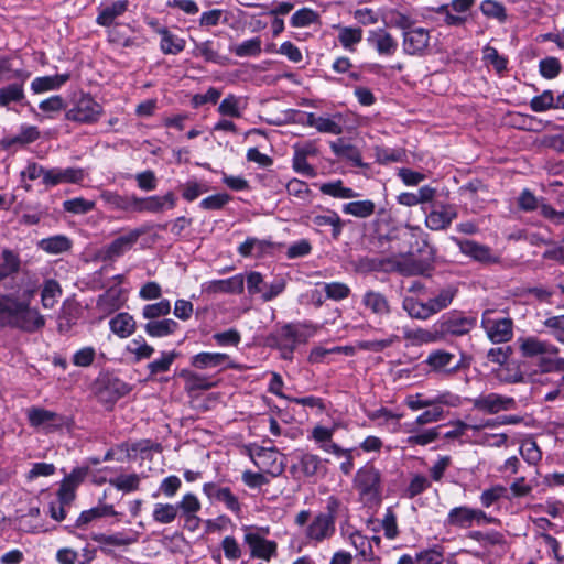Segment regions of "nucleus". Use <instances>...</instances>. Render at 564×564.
<instances>
[{
    "mask_svg": "<svg viewBox=\"0 0 564 564\" xmlns=\"http://www.w3.org/2000/svg\"><path fill=\"white\" fill-rule=\"evenodd\" d=\"M44 325V316L31 306L29 299H21L13 293H0V327L33 333Z\"/></svg>",
    "mask_w": 564,
    "mask_h": 564,
    "instance_id": "obj_1",
    "label": "nucleus"
},
{
    "mask_svg": "<svg viewBox=\"0 0 564 564\" xmlns=\"http://www.w3.org/2000/svg\"><path fill=\"white\" fill-rule=\"evenodd\" d=\"M354 487L365 506L373 507L381 502V473L373 465L366 464L357 470L354 478Z\"/></svg>",
    "mask_w": 564,
    "mask_h": 564,
    "instance_id": "obj_2",
    "label": "nucleus"
},
{
    "mask_svg": "<svg viewBox=\"0 0 564 564\" xmlns=\"http://www.w3.org/2000/svg\"><path fill=\"white\" fill-rule=\"evenodd\" d=\"M481 327L487 337L495 344L509 341L513 336V321L508 316H501L499 312L487 308L481 315Z\"/></svg>",
    "mask_w": 564,
    "mask_h": 564,
    "instance_id": "obj_3",
    "label": "nucleus"
},
{
    "mask_svg": "<svg viewBox=\"0 0 564 564\" xmlns=\"http://www.w3.org/2000/svg\"><path fill=\"white\" fill-rule=\"evenodd\" d=\"M104 113V107L89 94L80 93L75 96L72 107L66 111L65 117L69 121L91 124L97 122Z\"/></svg>",
    "mask_w": 564,
    "mask_h": 564,
    "instance_id": "obj_4",
    "label": "nucleus"
},
{
    "mask_svg": "<svg viewBox=\"0 0 564 564\" xmlns=\"http://www.w3.org/2000/svg\"><path fill=\"white\" fill-rule=\"evenodd\" d=\"M476 0H452L432 10L438 15L437 22L447 26H462L467 21L466 13L475 6Z\"/></svg>",
    "mask_w": 564,
    "mask_h": 564,
    "instance_id": "obj_5",
    "label": "nucleus"
},
{
    "mask_svg": "<svg viewBox=\"0 0 564 564\" xmlns=\"http://www.w3.org/2000/svg\"><path fill=\"white\" fill-rule=\"evenodd\" d=\"M497 519L488 517L482 510L469 508L467 506L455 507L449 510L445 524L460 529H468L474 523L481 522L494 523Z\"/></svg>",
    "mask_w": 564,
    "mask_h": 564,
    "instance_id": "obj_6",
    "label": "nucleus"
},
{
    "mask_svg": "<svg viewBox=\"0 0 564 564\" xmlns=\"http://www.w3.org/2000/svg\"><path fill=\"white\" fill-rule=\"evenodd\" d=\"M26 417L32 427L43 429L46 432L57 431L66 424L63 415L40 406L29 408Z\"/></svg>",
    "mask_w": 564,
    "mask_h": 564,
    "instance_id": "obj_7",
    "label": "nucleus"
},
{
    "mask_svg": "<svg viewBox=\"0 0 564 564\" xmlns=\"http://www.w3.org/2000/svg\"><path fill=\"white\" fill-rule=\"evenodd\" d=\"M473 408L484 413L497 414L516 408V400L498 393L480 394L470 400Z\"/></svg>",
    "mask_w": 564,
    "mask_h": 564,
    "instance_id": "obj_8",
    "label": "nucleus"
},
{
    "mask_svg": "<svg viewBox=\"0 0 564 564\" xmlns=\"http://www.w3.org/2000/svg\"><path fill=\"white\" fill-rule=\"evenodd\" d=\"M403 51L408 55L423 56L430 47V31L425 28L414 25L402 34Z\"/></svg>",
    "mask_w": 564,
    "mask_h": 564,
    "instance_id": "obj_9",
    "label": "nucleus"
},
{
    "mask_svg": "<svg viewBox=\"0 0 564 564\" xmlns=\"http://www.w3.org/2000/svg\"><path fill=\"white\" fill-rule=\"evenodd\" d=\"M476 326V318L459 314L444 316L437 322L441 340L446 336H463Z\"/></svg>",
    "mask_w": 564,
    "mask_h": 564,
    "instance_id": "obj_10",
    "label": "nucleus"
},
{
    "mask_svg": "<svg viewBox=\"0 0 564 564\" xmlns=\"http://www.w3.org/2000/svg\"><path fill=\"white\" fill-rule=\"evenodd\" d=\"M143 234V229H132L116 238L100 251L101 259L107 261L121 257L134 246Z\"/></svg>",
    "mask_w": 564,
    "mask_h": 564,
    "instance_id": "obj_11",
    "label": "nucleus"
},
{
    "mask_svg": "<svg viewBox=\"0 0 564 564\" xmlns=\"http://www.w3.org/2000/svg\"><path fill=\"white\" fill-rule=\"evenodd\" d=\"M519 349L523 357L533 358L540 356L558 355L560 349L547 340H541L538 337L529 336L518 339Z\"/></svg>",
    "mask_w": 564,
    "mask_h": 564,
    "instance_id": "obj_12",
    "label": "nucleus"
},
{
    "mask_svg": "<svg viewBox=\"0 0 564 564\" xmlns=\"http://www.w3.org/2000/svg\"><path fill=\"white\" fill-rule=\"evenodd\" d=\"M457 215L455 205L441 204L426 215L425 225L431 230H444L451 226Z\"/></svg>",
    "mask_w": 564,
    "mask_h": 564,
    "instance_id": "obj_13",
    "label": "nucleus"
},
{
    "mask_svg": "<svg viewBox=\"0 0 564 564\" xmlns=\"http://www.w3.org/2000/svg\"><path fill=\"white\" fill-rule=\"evenodd\" d=\"M176 205V197L172 192L163 196L135 197L134 213H161L164 208L172 209Z\"/></svg>",
    "mask_w": 564,
    "mask_h": 564,
    "instance_id": "obj_14",
    "label": "nucleus"
},
{
    "mask_svg": "<svg viewBox=\"0 0 564 564\" xmlns=\"http://www.w3.org/2000/svg\"><path fill=\"white\" fill-rule=\"evenodd\" d=\"M335 533V522L332 516H324L323 512L314 517L306 528V538L315 542L329 539Z\"/></svg>",
    "mask_w": 564,
    "mask_h": 564,
    "instance_id": "obj_15",
    "label": "nucleus"
},
{
    "mask_svg": "<svg viewBox=\"0 0 564 564\" xmlns=\"http://www.w3.org/2000/svg\"><path fill=\"white\" fill-rule=\"evenodd\" d=\"M462 253L473 258L475 261L489 264L498 262V257L495 256L491 249L485 245H480L474 240H456Z\"/></svg>",
    "mask_w": 564,
    "mask_h": 564,
    "instance_id": "obj_16",
    "label": "nucleus"
},
{
    "mask_svg": "<svg viewBox=\"0 0 564 564\" xmlns=\"http://www.w3.org/2000/svg\"><path fill=\"white\" fill-rule=\"evenodd\" d=\"M361 304L371 314L383 317L390 315L392 307L388 297L375 290H367L361 297Z\"/></svg>",
    "mask_w": 564,
    "mask_h": 564,
    "instance_id": "obj_17",
    "label": "nucleus"
},
{
    "mask_svg": "<svg viewBox=\"0 0 564 564\" xmlns=\"http://www.w3.org/2000/svg\"><path fill=\"white\" fill-rule=\"evenodd\" d=\"M426 364L432 370L444 373H454L460 367V362L456 360L454 354L442 349L432 351L426 359Z\"/></svg>",
    "mask_w": 564,
    "mask_h": 564,
    "instance_id": "obj_18",
    "label": "nucleus"
},
{
    "mask_svg": "<svg viewBox=\"0 0 564 564\" xmlns=\"http://www.w3.org/2000/svg\"><path fill=\"white\" fill-rule=\"evenodd\" d=\"M85 177L84 170L78 167L67 169H51L45 173V185L56 186L63 183L77 184L80 183Z\"/></svg>",
    "mask_w": 564,
    "mask_h": 564,
    "instance_id": "obj_19",
    "label": "nucleus"
},
{
    "mask_svg": "<svg viewBox=\"0 0 564 564\" xmlns=\"http://www.w3.org/2000/svg\"><path fill=\"white\" fill-rule=\"evenodd\" d=\"M245 542L251 547L253 557L269 561L276 553V543L261 538L257 533L249 532L245 535Z\"/></svg>",
    "mask_w": 564,
    "mask_h": 564,
    "instance_id": "obj_20",
    "label": "nucleus"
},
{
    "mask_svg": "<svg viewBox=\"0 0 564 564\" xmlns=\"http://www.w3.org/2000/svg\"><path fill=\"white\" fill-rule=\"evenodd\" d=\"M203 491L209 499L224 502L230 511L238 512L240 510L237 497L232 495L228 487L221 488L215 482H206L203 486Z\"/></svg>",
    "mask_w": 564,
    "mask_h": 564,
    "instance_id": "obj_21",
    "label": "nucleus"
},
{
    "mask_svg": "<svg viewBox=\"0 0 564 564\" xmlns=\"http://www.w3.org/2000/svg\"><path fill=\"white\" fill-rule=\"evenodd\" d=\"M368 42L377 50L380 55L391 56L398 48V42L384 29L371 31Z\"/></svg>",
    "mask_w": 564,
    "mask_h": 564,
    "instance_id": "obj_22",
    "label": "nucleus"
},
{
    "mask_svg": "<svg viewBox=\"0 0 564 564\" xmlns=\"http://www.w3.org/2000/svg\"><path fill=\"white\" fill-rule=\"evenodd\" d=\"M1 262H0V284L9 279L17 275L21 270V258L19 252L3 248L1 250Z\"/></svg>",
    "mask_w": 564,
    "mask_h": 564,
    "instance_id": "obj_23",
    "label": "nucleus"
},
{
    "mask_svg": "<svg viewBox=\"0 0 564 564\" xmlns=\"http://www.w3.org/2000/svg\"><path fill=\"white\" fill-rule=\"evenodd\" d=\"M135 195H119L116 192L104 191L100 198L110 209L121 210L126 213H134Z\"/></svg>",
    "mask_w": 564,
    "mask_h": 564,
    "instance_id": "obj_24",
    "label": "nucleus"
},
{
    "mask_svg": "<svg viewBox=\"0 0 564 564\" xmlns=\"http://www.w3.org/2000/svg\"><path fill=\"white\" fill-rule=\"evenodd\" d=\"M122 294L123 292L120 288H109L105 293L99 295L97 300V308L104 314H110L119 310L124 302Z\"/></svg>",
    "mask_w": 564,
    "mask_h": 564,
    "instance_id": "obj_25",
    "label": "nucleus"
},
{
    "mask_svg": "<svg viewBox=\"0 0 564 564\" xmlns=\"http://www.w3.org/2000/svg\"><path fill=\"white\" fill-rule=\"evenodd\" d=\"M457 293L458 289L453 284H448L433 294V296L427 300L433 315L447 308L452 304Z\"/></svg>",
    "mask_w": 564,
    "mask_h": 564,
    "instance_id": "obj_26",
    "label": "nucleus"
},
{
    "mask_svg": "<svg viewBox=\"0 0 564 564\" xmlns=\"http://www.w3.org/2000/svg\"><path fill=\"white\" fill-rule=\"evenodd\" d=\"M440 427H432L420 431L414 424H406V432L410 434L406 438V444L410 446H425L435 442L438 436Z\"/></svg>",
    "mask_w": 564,
    "mask_h": 564,
    "instance_id": "obj_27",
    "label": "nucleus"
},
{
    "mask_svg": "<svg viewBox=\"0 0 564 564\" xmlns=\"http://www.w3.org/2000/svg\"><path fill=\"white\" fill-rule=\"evenodd\" d=\"M243 276L241 274L234 275L225 280L210 281L207 285L209 293H235L239 294L243 291Z\"/></svg>",
    "mask_w": 564,
    "mask_h": 564,
    "instance_id": "obj_28",
    "label": "nucleus"
},
{
    "mask_svg": "<svg viewBox=\"0 0 564 564\" xmlns=\"http://www.w3.org/2000/svg\"><path fill=\"white\" fill-rule=\"evenodd\" d=\"M402 308L411 318L425 321L433 316L429 302L420 301L413 296H405L403 299Z\"/></svg>",
    "mask_w": 564,
    "mask_h": 564,
    "instance_id": "obj_29",
    "label": "nucleus"
},
{
    "mask_svg": "<svg viewBox=\"0 0 564 564\" xmlns=\"http://www.w3.org/2000/svg\"><path fill=\"white\" fill-rule=\"evenodd\" d=\"M305 124L314 127L318 132L338 135L343 133L341 124L326 117H316L313 112L307 113Z\"/></svg>",
    "mask_w": 564,
    "mask_h": 564,
    "instance_id": "obj_30",
    "label": "nucleus"
},
{
    "mask_svg": "<svg viewBox=\"0 0 564 564\" xmlns=\"http://www.w3.org/2000/svg\"><path fill=\"white\" fill-rule=\"evenodd\" d=\"M93 540L101 545V550L106 554L110 553L109 550L105 547L106 545L128 546L137 542V538L124 534L122 532H117L113 534H94Z\"/></svg>",
    "mask_w": 564,
    "mask_h": 564,
    "instance_id": "obj_31",
    "label": "nucleus"
},
{
    "mask_svg": "<svg viewBox=\"0 0 564 564\" xmlns=\"http://www.w3.org/2000/svg\"><path fill=\"white\" fill-rule=\"evenodd\" d=\"M111 332L120 338H127L135 330V322L128 313H119L109 322Z\"/></svg>",
    "mask_w": 564,
    "mask_h": 564,
    "instance_id": "obj_32",
    "label": "nucleus"
},
{
    "mask_svg": "<svg viewBox=\"0 0 564 564\" xmlns=\"http://www.w3.org/2000/svg\"><path fill=\"white\" fill-rule=\"evenodd\" d=\"M129 2L127 0H118L110 6L105 7L99 11L96 19L97 24L101 26H109L115 19L121 17L128 10Z\"/></svg>",
    "mask_w": 564,
    "mask_h": 564,
    "instance_id": "obj_33",
    "label": "nucleus"
},
{
    "mask_svg": "<svg viewBox=\"0 0 564 564\" xmlns=\"http://www.w3.org/2000/svg\"><path fill=\"white\" fill-rule=\"evenodd\" d=\"M229 359L221 352H199L191 358V365L198 369L216 368L223 366Z\"/></svg>",
    "mask_w": 564,
    "mask_h": 564,
    "instance_id": "obj_34",
    "label": "nucleus"
},
{
    "mask_svg": "<svg viewBox=\"0 0 564 564\" xmlns=\"http://www.w3.org/2000/svg\"><path fill=\"white\" fill-rule=\"evenodd\" d=\"M69 79V74H58L53 76L36 77L31 83V89L35 94H41L47 90L58 89Z\"/></svg>",
    "mask_w": 564,
    "mask_h": 564,
    "instance_id": "obj_35",
    "label": "nucleus"
},
{
    "mask_svg": "<svg viewBox=\"0 0 564 564\" xmlns=\"http://www.w3.org/2000/svg\"><path fill=\"white\" fill-rule=\"evenodd\" d=\"M404 338L410 340L413 345H424L440 341L441 336L437 323L433 326L432 329L416 328L405 330Z\"/></svg>",
    "mask_w": 564,
    "mask_h": 564,
    "instance_id": "obj_36",
    "label": "nucleus"
},
{
    "mask_svg": "<svg viewBox=\"0 0 564 564\" xmlns=\"http://www.w3.org/2000/svg\"><path fill=\"white\" fill-rule=\"evenodd\" d=\"M161 35L160 48L164 54H178L185 48V40L174 35L166 28L158 30Z\"/></svg>",
    "mask_w": 564,
    "mask_h": 564,
    "instance_id": "obj_37",
    "label": "nucleus"
},
{
    "mask_svg": "<svg viewBox=\"0 0 564 564\" xmlns=\"http://www.w3.org/2000/svg\"><path fill=\"white\" fill-rule=\"evenodd\" d=\"M178 328V323L171 318L154 319L145 324L144 329L151 337H164L173 334Z\"/></svg>",
    "mask_w": 564,
    "mask_h": 564,
    "instance_id": "obj_38",
    "label": "nucleus"
},
{
    "mask_svg": "<svg viewBox=\"0 0 564 564\" xmlns=\"http://www.w3.org/2000/svg\"><path fill=\"white\" fill-rule=\"evenodd\" d=\"M180 376L185 381V390L187 392H194L199 390H208L215 386L207 377L195 373L191 370H182Z\"/></svg>",
    "mask_w": 564,
    "mask_h": 564,
    "instance_id": "obj_39",
    "label": "nucleus"
},
{
    "mask_svg": "<svg viewBox=\"0 0 564 564\" xmlns=\"http://www.w3.org/2000/svg\"><path fill=\"white\" fill-rule=\"evenodd\" d=\"M24 83H11L0 88V106L8 107L12 102L24 99Z\"/></svg>",
    "mask_w": 564,
    "mask_h": 564,
    "instance_id": "obj_40",
    "label": "nucleus"
},
{
    "mask_svg": "<svg viewBox=\"0 0 564 564\" xmlns=\"http://www.w3.org/2000/svg\"><path fill=\"white\" fill-rule=\"evenodd\" d=\"M80 310L73 303H64L58 315V330L68 332L79 318Z\"/></svg>",
    "mask_w": 564,
    "mask_h": 564,
    "instance_id": "obj_41",
    "label": "nucleus"
},
{
    "mask_svg": "<svg viewBox=\"0 0 564 564\" xmlns=\"http://www.w3.org/2000/svg\"><path fill=\"white\" fill-rule=\"evenodd\" d=\"M39 247L51 254H58L70 249L72 241L62 235L44 238L39 242Z\"/></svg>",
    "mask_w": 564,
    "mask_h": 564,
    "instance_id": "obj_42",
    "label": "nucleus"
},
{
    "mask_svg": "<svg viewBox=\"0 0 564 564\" xmlns=\"http://www.w3.org/2000/svg\"><path fill=\"white\" fill-rule=\"evenodd\" d=\"M62 295V288L56 280H46L41 292V303L44 308H53Z\"/></svg>",
    "mask_w": 564,
    "mask_h": 564,
    "instance_id": "obj_43",
    "label": "nucleus"
},
{
    "mask_svg": "<svg viewBox=\"0 0 564 564\" xmlns=\"http://www.w3.org/2000/svg\"><path fill=\"white\" fill-rule=\"evenodd\" d=\"M116 514L117 512L113 509L112 505H99L89 510L83 511L76 521V525L80 528L88 524L95 519Z\"/></svg>",
    "mask_w": 564,
    "mask_h": 564,
    "instance_id": "obj_44",
    "label": "nucleus"
},
{
    "mask_svg": "<svg viewBox=\"0 0 564 564\" xmlns=\"http://www.w3.org/2000/svg\"><path fill=\"white\" fill-rule=\"evenodd\" d=\"M178 514V507L173 503L158 502L153 507V520L160 524L172 523Z\"/></svg>",
    "mask_w": 564,
    "mask_h": 564,
    "instance_id": "obj_45",
    "label": "nucleus"
},
{
    "mask_svg": "<svg viewBox=\"0 0 564 564\" xmlns=\"http://www.w3.org/2000/svg\"><path fill=\"white\" fill-rule=\"evenodd\" d=\"M141 479L142 476L138 474H122L109 479V484L117 490L132 492L139 490Z\"/></svg>",
    "mask_w": 564,
    "mask_h": 564,
    "instance_id": "obj_46",
    "label": "nucleus"
},
{
    "mask_svg": "<svg viewBox=\"0 0 564 564\" xmlns=\"http://www.w3.org/2000/svg\"><path fill=\"white\" fill-rule=\"evenodd\" d=\"M376 205L370 199L355 200L343 206V212L358 218H367L375 213Z\"/></svg>",
    "mask_w": 564,
    "mask_h": 564,
    "instance_id": "obj_47",
    "label": "nucleus"
},
{
    "mask_svg": "<svg viewBox=\"0 0 564 564\" xmlns=\"http://www.w3.org/2000/svg\"><path fill=\"white\" fill-rule=\"evenodd\" d=\"M218 45L214 41L207 40L204 42H195V48L193 55L196 57H203L206 62L220 63V55L218 53Z\"/></svg>",
    "mask_w": 564,
    "mask_h": 564,
    "instance_id": "obj_48",
    "label": "nucleus"
},
{
    "mask_svg": "<svg viewBox=\"0 0 564 564\" xmlns=\"http://www.w3.org/2000/svg\"><path fill=\"white\" fill-rule=\"evenodd\" d=\"M313 224L318 227L330 226L334 239H338L343 230V220L337 213L330 210L327 214L315 216Z\"/></svg>",
    "mask_w": 564,
    "mask_h": 564,
    "instance_id": "obj_49",
    "label": "nucleus"
},
{
    "mask_svg": "<svg viewBox=\"0 0 564 564\" xmlns=\"http://www.w3.org/2000/svg\"><path fill=\"white\" fill-rule=\"evenodd\" d=\"M304 341H306V337L301 329L293 324L284 325L278 337V344H288V346L295 348L299 344Z\"/></svg>",
    "mask_w": 564,
    "mask_h": 564,
    "instance_id": "obj_50",
    "label": "nucleus"
},
{
    "mask_svg": "<svg viewBox=\"0 0 564 564\" xmlns=\"http://www.w3.org/2000/svg\"><path fill=\"white\" fill-rule=\"evenodd\" d=\"M321 192L337 198H355L358 194L349 187H345L341 181L324 183L321 186Z\"/></svg>",
    "mask_w": 564,
    "mask_h": 564,
    "instance_id": "obj_51",
    "label": "nucleus"
},
{
    "mask_svg": "<svg viewBox=\"0 0 564 564\" xmlns=\"http://www.w3.org/2000/svg\"><path fill=\"white\" fill-rule=\"evenodd\" d=\"M362 40V30L360 28H339L338 41L347 50H354V46Z\"/></svg>",
    "mask_w": 564,
    "mask_h": 564,
    "instance_id": "obj_52",
    "label": "nucleus"
},
{
    "mask_svg": "<svg viewBox=\"0 0 564 564\" xmlns=\"http://www.w3.org/2000/svg\"><path fill=\"white\" fill-rule=\"evenodd\" d=\"M178 354L176 351H163L159 359L153 360L148 365L151 376L169 371L171 365L174 362Z\"/></svg>",
    "mask_w": 564,
    "mask_h": 564,
    "instance_id": "obj_53",
    "label": "nucleus"
},
{
    "mask_svg": "<svg viewBox=\"0 0 564 564\" xmlns=\"http://www.w3.org/2000/svg\"><path fill=\"white\" fill-rule=\"evenodd\" d=\"M39 137L40 132L36 127H25L21 130V132L18 135L3 140V145L7 148L12 147L14 144L23 145L35 141Z\"/></svg>",
    "mask_w": 564,
    "mask_h": 564,
    "instance_id": "obj_54",
    "label": "nucleus"
},
{
    "mask_svg": "<svg viewBox=\"0 0 564 564\" xmlns=\"http://www.w3.org/2000/svg\"><path fill=\"white\" fill-rule=\"evenodd\" d=\"M484 61L491 65L499 74L507 69L508 59L505 56H501L492 46L487 45L484 48Z\"/></svg>",
    "mask_w": 564,
    "mask_h": 564,
    "instance_id": "obj_55",
    "label": "nucleus"
},
{
    "mask_svg": "<svg viewBox=\"0 0 564 564\" xmlns=\"http://www.w3.org/2000/svg\"><path fill=\"white\" fill-rule=\"evenodd\" d=\"M232 52L239 57L257 56L261 53L260 37H253L236 45Z\"/></svg>",
    "mask_w": 564,
    "mask_h": 564,
    "instance_id": "obj_56",
    "label": "nucleus"
},
{
    "mask_svg": "<svg viewBox=\"0 0 564 564\" xmlns=\"http://www.w3.org/2000/svg\"><path fill=\"white\" fill-rule=\"evenodd\" d=\"M400 340L398 335H390L389 337L380 340H364L358 344V347L362 350L380 352L388 347H391L393 344Z\"/></svg>",
    "mask_w": 564,
    "mask_h": 564,
    "instance_id": "obj_57",
    "label": "nucleus"
},
{
    "mask_svg": "<svg viewBox=\"0 0 564 564\" xmlns=\"http://www.w3.org/2000/svg\"><path fill=\"white\" fill-rule=\"evenodd\" d=\"M171 312V304L169 300H162L154 304H149L143 307L142 315L147 319H156L161 316H166Z\"/></svg>",
    "mask_w": 564,
    "mask_h": 564,
    "instance_id": "obj_58",
    "label": "nucleus"
},
{
    "mask_svg": "<svg viewBox=\"0 0 564 564\" xmlns=\"http://www.w3.org/2000/svg\"><path fill=\"white\" fill-rule=\"evenodd\" d=\"M469 538L475 541H478L484 546L498 545V544L505 543L503 535L498 531H489V532L471 531L469 533Z\"/></svg>",
    "mask_w": 564,
    "mask_h": 564,
    "instance_id": "obj_59",
    "label": "nucleus"
},
{
    "mask_svg": "<svg viewBox=\"0 0 564 564\" xmlns=\"http://www.w3.org/2000/svg\"><path fill=\"white\" fill-rule=\"evenodd\" d=\"M480 10L486 17L497 19L501 22L507 18L506 8L502 3L496 0L482 1L480 4Z\"/></svg>",
    "mask_w": 564,
    "mask_h": 564,
    "instance_id": "obj_60",
    "label": "nucleus"
},
{
    "mask_svg": "<svg viewBox=\"0 0 564 564\" xmlns=\"http://www.w3.org/2000/svg\"><path fill=\"white\" fill-rule=\"evenodd\" d=\"M240 100L235 95H228L221 100L218 107V112L223 116L240 118L241 111L239 107Z\"/></svg>",
    "mask_w": 564,
    "mask_h": 564,
    "instance_id": "obj_61",
    "label": "nucleus"
},
{
    "mask_svg": "<svg viewBox=\"0 0 564 564\" xmlns=\"http://www.w3.org/2000/svg\"><path fill=\"white\" fill-rule=\"evenodd\" d=\"M543 325L557 341L564 344V314L547 317Z\"/></svg>",
    "mask_w": 564,
    "mask_h": 564,
    "instance_id": "obj_62",
    "label": "nucleus"
},
{
    "mask_svg": "<svg viewBox=\"0 0 564 564\" xmlns=\"http://www.w3.org/2000/svg\"><path fill=\"white\" fill-rule=\"evenodd\" d=\"M349 540L364 558L369 560L372 557L373 552L371 542L365 535L360 532H354L350 534Z\"/></svg>",
    "mask_w": 564,
    "mask_h": 564,
    "instance_id": "obj_63",
    "label": "nucleus"
},
{
    "mask_svg": "<svg viewBox=\"0 0 564 564\" xmlns=\"http://www.w3.org/2000/svg\"><path fill=\"white\" fill-rule=\"evenodd\" d=\"M128 350L135 356L137 360L148 359L154 352V348L140 336L130 343Z\"/></svg>",
    "mask_w": 564,
    "mask_h": 564,
    "instance_id": "obj_64",
    "label": "nucleus"
}]
</instances>
